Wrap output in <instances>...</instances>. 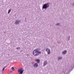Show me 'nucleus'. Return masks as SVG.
<instances>
[{
	"label": "nucleus",
	"mask_w": 74,
	"mask_h": 74,
	"mask_svg": "<svg viewBox=\"0 0 74 74\" xmlns=\"http://www.w3.org/2000/svg\"><path fill=\"white\" fill-rule=\"evenodd\" d=\"M73 67H74V65H73V64H72L71 67L70 69H68L69 68H67V69H65L63 70V71L62 72V74H65L66 72H69V71H70V70L71 69H72Z\"/></svg>",
	"instance_id": "nucleus-1"
},
{
	"label": "nucleus",
	"mask_w": 74,
	"mask_h": 74,
	"mask_svg": "<svg viewBox=\"0 0 74 74\" xmlns=\"http://www.w3.org/2000/svg\"><path fill=\"white\" fill-rule=\"evenodd\" d=\"M33 54L34 56H38L39 54L40 55L41 54V51H38V50L35 49L33 51Z\"/></svg>",
	"instance_id": "nucleus-2"
},
{
	"label": "nucleus",
	"mask_w": 74,
	"mask_h": 74,
	"mask_svg": "<svg viewBox=\"0 0 74 74\" xmlns=\"http://www.w3.org/2000/svg\"><path fill=\"white\" fill-rule=\"evenodd\" d=\"M49 3L44 4L42 8V10H43V9H47V8H48L49 6Z\"/></svg>",
	"instance_id": "nucleus-3"
},
{
	"label": "nucleus",
	"mask_w": 74,
	"mask_h": 74,
	"mask_svg": "<svg viewBox=\"0 0 74 74\" xmlns=\"http://www.w3.org/2000/svg\"><path fill=\"white\" fill-rule=\"evenodd\" d=\"M46 51L47 52V55H50L51 53V50L48 48H47L46 49Z\"/></svg>",
	"instance_id": "nucleus-4"
},
{
	"label": "nucleus",
	"mask_w": 74,
	"mask_h": 74,
	"mask_svg": "<svg viewBox=\"0 0 74 74\" xmlns=\"http://www.w3.org/2000/svg\"><path fill=\"white\" fill-rule=\"evenodd\" d=\"M18 72H20L19 74H22L23 72V69L22 68L20 69H18Z\"/></svg>",
	"instance_id": "nucleus-5"
},
{
	"label": "nucleus",
	"mask_w": 74,
	"mask_h": 74,
	"mask_svg": "<svg viewBox=\"0 0 74 74\" xmlns=\"http://www.w3.org/2000/svg\"><path fill=\"white\" fill-rule=\"evenodd\" d=\"M20 23V21L19 20H15L14 23H15V24H16V25H19Z\"/></svg>",
	"instance_id": "nucleus-6"
},
{
	"label": "nucleus",
	"mask_w": 74,
	"mask_h": 74,
	"mask_svg": "<svg viewBox=\"0 0 74 74\" xmlns=\"http://www.w3.org/2000/svg\"><path fill=\"white\" fill-rule=\"evenodd\" d=\"M48 63H47V61H44L43 63V66H45Z\"/></svg>",
	"instance_id": "nucleus-7"
},
{
	"label": "nucleus",
	"mask_w": 74,
	"mask_h": 74,
	"mask_svg": "<svg viewBox=\"0 0 74 74\" xmlns=\"http://www.w3.org/2000/svg\"><path fill=\"white\" fill-rule=\"evenodd\" d=\"M67 51L65 50L62 52V54H63V55H66L67 53Z\"/></svg>",
	"instance_id": "nucleus-8"
},
{
	"label": "nucleus",
	"mask_w": 74,
	"mask_h": 74,
	"mask_svg": "<svg viewBox=\"0 0 74 74\" xmlns=\"http://www.w3.org/2000/svg\"><path fill=\"white\" fill-rule=\"evenodd\" d=\"M35 61L36 62V63H40V61L39 59H36L35 60Z\"/></svg>",
	"instance_id": "nucleus-9"
},
{
	"label": "nucleus",
	"mask_w": 74,
	"mask_h": 74,
	"mask_svg": "<svg viewBox=\"0 0 74 74\" xmlns=\"http://www.w3.org/2000/svg\"><path fill=\"white\" fill-rule=\"evenodd\" d=\"M34 67H38V64L37 63H35L34 64Z\"/></svg>",
	"instance_id": "nucleus-10"
},
{
	"label": "nucleus",
	"mask_w": 74,
	"mask_h": 74,
	"mask_svg": "<svg viewBox=\"0 0 74 74\" xmlns=\"http://www.w3.org/2000/svg\"><path fill=\"white\" fill-rule=\"evenodd\" d=\"M62 57H59L58 58V60L59 61V60H62Z\"/></svg>",
	"instance_id": "nucleus-11"
},
{
	"label": "nucleus",
	"mask_w": 74,
	"mask_h": 74,
	"mask_svg": "<svg viewBox=\"0 0 74 74\" xmlns=\"http://www.w3.org/2000/svg\"><path fill=\"white\" fill-rule=\"evenodd\" d=\"M56 26H59V25H60V23H57L56 24Z\"/></svg>",
	"instance_id": "nucleus-12"
},
{
	"label": "nucleus",
	"mask_w": 74,
	"mask_h": 74,
	"mask_svg": "<svg viewBox=\"0 0 74 74\" xmlns=\"http://www.w3.org/2000/svg\"><path fill=\"white\" fill-rule=\"evenodd\" d=\"M11 9L9 10L8 12V14H10L11 12Z\"/></svg>",
	"instance_id": "nucleus-13"
},
{
	"label": "nucleus",
	"mask_w": 74,
	"mask_h": 74,
	"mask_svg": "<svg viewBox=\"0 0 74 74\" xmlns=\"http://www.w3.org/2000/svg\"><path fill=\"white\" fill-rule=\"evenodd\" d=\"M20 47H17L16 48V49H17V50H18V49H20Z\"/></svg>",
	"instance_id": "nucleus-14"
},
{
	"label": "nucleus",
	"mask_w": 74,
	"mask_h": 74,
	"mask_svg": "<svg viewBox=\"0 0 74 74\" xmlns=\"http://www.w3.org/2000/svg\"><path fill=\"white\" fill-rule=\"evenodd\" d=\"M12 70H13V71H14V68L13 67H12Z\"/></svg>",
	"instance_id": "nucleus-15"
},
{
	"label": "nucleus",
	"mask_w": 74,
	"mask_h": 74,
	"mask_svg": "<svg viewBox=\"0 0 74 74\" xmlns=\"http://www.w3.org/2000/svg\"><path fill=\"white\" fill-rule=\"evenodd\" d=\"M4 69H5V68H3L2 69V71L4 70Z\"/></svg>",
	"instance_id": "nucleus-16"
},
{
	"label": "nucleus",
	"mask_w": 74,
	"mask_h": 74,
	"mask_svg": "<svg viewBox=\"0 0 74 74\" xmlns=\"http://www.w3.org/2000/svg\"><path fill=\"white\" fill-rule=\"evenodd\" d=\"M72 5H73V6H74V3H73Z\"/></svg>",
	"instance_id": "nucleus-17"
},
{
	"label": "nucleus",
	"mask_w": 74,
	"mask_h": 74,
	"mask_svg": "<svg viewBox=\"0 0 74 74\" xmlns=\"http://www.w3.org/2000/svg\"><path fill=\"white\" fill-rule=\"evenodd\" d=\"M10 72V73H12V71H11Z\"/></svg>",
	"instance_id": "nucleus-18"
},
{
	"label": "nucleus",
	"mask_w": 74,
	"mask_h": 74,
	"mask_svg": "<svg viewBox=\"0 0 74 74\" xmlns=\"http://www.w3.org/2000/svg\"><path fill=\"white\" fill-rule=\"evenodd\" d=\"M69 40H70V36H69Z\"/></svg>",
	"instance_id": "nucleus-19"
},
{
	"label": "nucleus",
	"mask_w": 74,
	"mask_h": 74,
	"mask_svg": "<svg viewBox=\"0 0 74 74\" xmlns=\"http://www.w3.org/2000/svg\"><path fill=\"white\" fill-rule=\"evenodd\" d=\"M27 56H28L29 55L27 54Z\"/></svg>",
	"instance_id": "nucleus-20"
}]
</instances>
